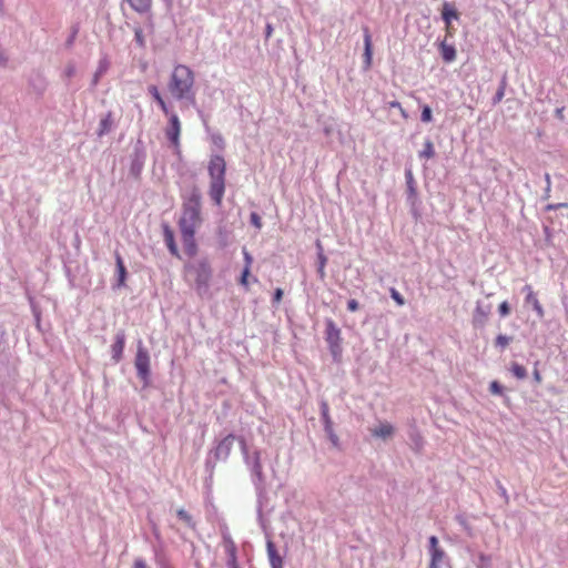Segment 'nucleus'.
Listing matches in <instances>:
<instances>
[{
  "mask_svg": "<svg viewBox=\"0 0 568 568\" xmlns=\"http://www.w3.org/2000/svg\"><path fill=\"white\" fill-rule=\"evenodd\" d=\"M389 106L390 108H396L397 110L400 111V114L403 115V118L407 119L408 118V114L406 113V111L403 109L400 102L398 101H392L389 102Z\"/></svg>",
  "mask_w": 568,
  "mask_h": 568,
  "instance_id": "51",
  "label": "nucleus"
},
{
  "mask_svg": "<svg viewBox=\"0 0 568 568\" xmlns=\"http://www.w3.org/2000/svg\"><path fill=\"white\" fill-rule=\"evenodd\" d=\"M133 568H149V566L142 558H136L134 560Z\"/></svg>",
  "mask_w": 568,
  "mask_h": 568,
  "instance_id": "57",
  "label": "nucleus"
},
{
  "mask_svg": "<svg viewBox=\"0 0 568 568\" xmlns=\"http://www.w3.org/2000/svg\"><path fill=\"white\" fill-rule=\"evenodd\" d=\"M207 173L211 181L225 180L226 162L221 154L210 155Z\"/></svg>",
  "mask_w": 568,
  "mask_h": 568,
  "instance_id": "12",
  "label": "nucleus"
},
{
  "mask_svg": "<svg viewBox=\"0 0 568 568\" xmlns=\"http://www.w3.org/2000/svg\"><path fill=\"white\" fill-rule=\"evenodd\" d=\"M477 568H490L491 567V557L489 555L479 554L478 562L476 564Z\"/></svg>",
  "mask_w": 568,
  "mask_h": 568,
  "instance_id": "42",
  "label": "nucleus"
},
{
  "mask_svg": "<svg viewBox=\"0 0 568 568\" xmlns=\"http://www.w3.org/2000/svg\"><path fill=\"white\" fill-rule=\"evenodd\" d=\"M182 215L179 219V226L197 227L202 223V192L196 184L181 192Z\"/></svg>",
  "mask_w": 568,
  "mask_h": 568,
  "instance_id": "2",
  "label": "nucleus"
},
{
  "mask_svg": "<svg viewBox=\"0 0 568 568\" xmlns=\"http://www.w3.org/2000/svg\"><path fill=\"white\" fill-rule=\"evenodd\" d=\"M162 229H163L164 242H165V245H166L169 252L173 256L181 258L180 251H179L176 242H175L174 231L171 229V226L168 223H162Z\"/></svg>",
  "mask_w": 568,
  "mask_h": 568,
  "instance_id": "17",
  "label": "nucleus"
},
{
  "mask_svg": "<svg viewBox=\"0 0 568 568\" xmlns=\"http://www.w3.org/2000/svg\"><path fill=\"white\" fill-rule=\"evenodd\" d=\"M244 463L250 470L251 479H252L253 486L256 491L257 519H258L261 527L265 530L266 524H265V519L263 516V508L268 500V496H267L266 476L263 471V466H262L261 450L257 448H254L252 452V456L246 457V460H244Z\"/></svg>",
  "mask_w": 568,
  "mask_h": 568,
  "instance_id": "1",
  "label": "nucleus"
},
{
  "mask_svg": "<svg viewBox=\"0 0 568 568\" xmlns=\"http://www.w3.org/2000/svg\"><path fill=\"white\" fill-rule=\"evenodd\" d=\"M250 222H251V224H252L253 226H255L256 229H258V230H261V229H262V225H263V224H262V219H261V216H260V214H258V213H256V212H252V213L250 214Z\"/></svg>",
  "mask_w": 568,
  "mask_h": 568,
  "instance_id": "47",
  "label": "nucleus"
},
{
  "mask_svg": "<svg viewBox=\"0 0 568 568\" xmlns=\"http://www.w3.org/2000/svg\"><path fill=\"white\" fill-rule=\"evenodd\" d=\"M134 41L140 48L145 47L143 30L140 27L134 28Z\"/></svg>",
  "mask_w": 568,
  "mask_h": 568,
  "instance_id": "44",
  "label": "nucleus"
},
{
  "mask_svg": "<svg viewBox=\"0 0 568 568\" xmlns=\"http://www.w3.org/2000/svg\"><path fill=\"white\" fill-rule=\"evenodd\" d=\"M316 272H317L318 277L323 281L326 276L325 267L317 266Z\"/></svg>",
  "mask_w": 568,
  "mask_h": 568,
  "instance_id": "62",
  "label": "nucleus"
},
{
  "mask_svg": "<svg viewBox=\"0 0 568 568\" xmlns=\"http://www.w3.org/2000/svg\"><path fill=\"white\" fill-rule=\"evenodd\" d=\"M363 38H364V52H363V63L364 70H368L372 67L373 59V43H372V34L371 30L367 26L362 27Z\"/></svg>",
  "mask_w": 568,
  "mask_h": 568,
  "instance_id": "16",
  "label": "nucleus"
},
{
  "mask_svg": "<svg viewBox=\"0 0 568 568\" xmlns=\"http://www.w3.org/2000/svg\"><path fill=\"white\" fill-rule=\"evenodd\" d=\"M29 83L38 95H42L47 89V81L41 74L31 78Z\"/></svg>",
  "mask_w": 568,
  "mask_h": 568,
  "instance_id": "28",
  "label": "nucleus"
},
{
  "mask_svg": "<svg viewBox=\"0 0 568 568\" xmlns=\"http://www.w3.org/2000/svg\"><path fill=\"white\" fill-rule=\"evenodd\" d=\"M235 440L236 435L231 433L222 439L215 440V445L209 450L204 464V469L207 475L205 477L206 487H210L213 483V475L217 462H226L230 457Z\"/></svg>",
  "mask_w": 568,
  "mask_h": 568,
  "instance_id": "4",
  "label": "nucleus"
},
{
  "mask_svg": "<svg viewBox=\"0 0 568 568\" xmlns=\"http://www.w3.org/2000/svg\"><path fill=\"white\" fill-rule=\"evenodd\" d=\"M115 267L118 273L116 283L113 284V288H120L125 285L128 278V271L124 262L119 253H115Z\"/></svg>",
  "mask_w": 568,
  "mask_h": 568,
  "instance_id": "22",
  "label": "nucleus"
},
{
  "mask_svg": "<svg viewBox=\"0 0 568 568\" xmlns=\"http://www.w3.org/2000/svg\"><path fill=\"white\" fill-rule=\"evenodd\" d=\"M405 181H406V202L410 206L412 214L417 217L419 215L418 209L420 205V199L418 196L417 183L414 179L412 166L405 168Z\"/></svg>",
  "mask_w": 568,
  "mask_h": 568,
  "instance_id": "8",
  "label": "nucleus"
},
{
  "mask_svg": "<svg viewBox=\"0 0 568 568\" xmlns=\"http://www.w3.org/2000/svg\"><path fill=\"white\" fill-rule=\"evenodd\" d=\"M394 434V427L388 423H382L372 430V435L378 438L387 439Z\"/></svg>",
  "mask_w": 568,
  "mask_h": 568,
  "instance_id": "26",
  "label": "nucleus"
},
{
  "mask_svg": "<svg viewBox=\"0 0 568 568\" xmlns=\"http://www.w3.org/2000/svg\"><path fill=\"white\" fill-rule=\"evenodd\" d=\"M266 550L271 568H283V558L280 555L276 545L271 539L266 541Z\"/></svg>",
  "mask_w": 568,
  "mask_h": 568,
  "instance_id": "21",
  "label": "nucleus"
},
{
  "mask_svg": "<svg viewBox=\"0 0 568 568\" xmlns=\"http://www.w3.org/2000/svg\"><path fill=\"white\" fill-rule=\"evenodd\" d=\"M532 377H534V381L536 383H540L541 382V374H540V372L538 371L537 367H535V369L532 372Z\"/></svg>",
  "mask_w": 568,
  "mask_h": 568,
  "instance_id": "61",
  "label": "nucleus"
},
{
  "mask_svg": "<svg viewBox=\"0 0 568 568\" xmlns=\"http://www.w3.org/2000/svg\"><path fill=\"white\" fill-rule=\"evenodd\" d=\"M211 141L220 151H223L225 149V140L221 133H212Z\"/></svg>",
  "mask_w": 568,
  "mask_h": 568,
  "instance_id": "41",
  "label": "nucleus"
},
{
  "mask_svg": "<svg viewBox=\"0 0 568 568\" xmlns=\"http://www.w3.org/2000/svg\"><path fill=\"white\" fill-rule=\"evenodd\" d=\"M236 440L239 442L240 444V448H241V453L243 455V459L246 460V457H251L252 456V452L250 449V447L247 446L246 444V440L243 436H236Z\"/></svg>",
  "mask_w": 568,
  "mask_h": 568,
  "instance_id": "40",
  "label": "nucleus"
},
{
  "mask_svg": "<svg viewBox=\"0 0 568 568\" xmlns=\"http://www.w3.org/2000/svg\"><path fill=\"white\" fill-rule=\"evenodd\" d=\"M412 439H413V442H414V444H415V448H416L417 450H419V449L422 448V446H423V439H422V437H420L419 435H416V436L412 437Z\"/></svg>",
  "mask_w": 568,
  "mask_h": 568,
  "instance_id": "58",
  "label": "nucleus"
},
{
  "mask_svg": "<svg viewBox=\"0 0 568 568\" xmlns=\"http://www.w3.org/2000/svg\"><path fill=\"white\" fill-rule=\"evenodd\" d=\"M316 248H317V253H324V248H323V245L321 243L320 240L316 241Z\"/></svg>",
  "mask_w": 568,
  "mask_h": 568,
  "instance_id": "64",
  "label": "nucleus"
},
{
  "mask_svg": "<svg viewBox=\"0 0 568 568\" xmlns=\"http://www.w3.org/2000/svg\"><path fill=\"white\" fill-rule=\"evenodd\" d=\"M114 126V120H113V115H112V112L109 111L101 120H100V123H99V129L97 131V135L99 138L108 134L111 132L112 128Z\"/></svg>",
  "mask_w": 568,
  "mask_h": 568,
  "instance_id": "24",
  "label": "nucleus"
},
{
  "mask_svg": "<svg viewBox=\"0 0 568 568\" xmlns=\"http://www.w3.org/2000/svg\"><path fill=\"white\" fill-rule=\"evenodd\" d=\"M489 392L493 395H498V396L504 397L505 403L509 402V397L505 395L504 386L498 381L490 382Z\"/></svg>",
  "mask_w": 568,
  "mask_h": 568,
  "instance_id": "37",
  "label": "nucleus"
},
{
  "mask_svg": "<svg viewBox=\"0 0 568 568\" xmlns=\"http://www.w3.org/2000/svg\"><path fill=\"white\" fill-rule=\"evenodd\" d=\"M248 275H250V268L247 267H244L242 270V273H241V276H240V284L243 285V286H247L248 285Z\"/></svg>",
  "mask_w": 568,
  "mask_h": 568,
  "instance_id": "49",
  "label": "nucleus"
},
{
  "mask_svg": "<svg viewBox=\"0 0 568 568\" xmlns=\"http://www.w3.org/2000/svg\"><path fill=\"white\" fill-rule=\"evenodd\" d=\"M439 52L442 59L446 63H450L456 60L457 51L453 44H447L446 41L439 43Z\"/></svg>",
  "mask_w": 568,
  "mask_h": 568,
  "instance_id": "25",
  "label": "nucleus"
},
{
  "mask_svg": "<svg viewBox=\"0 0 568 568\" xmlns=\"http://www.w3.org/2000/svg\"><path fill=\"white\" fill-rule=\"evenodd\" d=\"M225 192V180L210 181L209 195L215 205H221Z\"/></svg>",
  "mask_w": 568,
  "mask_h": 568,
  "instance_id": "18",
  "label": "nucleus"
},
{
  "mask_svg": "<svg viewBox=\"0 0 568 568\" xmlns=\"http://www.w3.org/2000/svg\"><path fill=\"white\" fill-rule=\"evenodd\" d=\"M284 292L282 288L277 287L273 292L272 303L278 304L283 298Z\"/></svg>",
  "mask_w": 568,
  "mask_h": 568,
  "instance_id": "48",
  "label": "nucleus"
},
{
  "mask_svg": "<svg viewBox=\"0 0 568 568\" xmlns=\"http://www.w3.org/2000/svg\"><path fill=\"white\" fill-rule=\"evenodd\" d=\"M493 305L478 301L471 316V325L475 329L484 328L488 323Z\"/></svg>",
  "mask_w": 568,
  "mask_h": 568,
  "instance_id": "11",
  "label": "nucleus"
},
{
  "mask_svg": "<svg viewBox=\"0 0 568 568\" xmlns=\"http://www.w3.org/2000/svg\"><path fill=\"white\" fill-rule=\"evenodd\" d=\"M507 84H508L507 72H504V74L501 75V79L499 81L498 89L491 100L494 105H496L503 101V99L505 97V91H506Z\"/></svg>",
  "mask_w": 568,
  "mask_h": 568,
  "instance_id": "27",
  "label": "nucleus"
},
{
  "mask_svg": "<svg viewBox=\"0 0 568 568\" xmlns=\"http://www.w3.org/2000/svg\"><path fill=\"white\" fill-rule=\"evenodd\" d=\"M359 308V303L356 300H349L347 302V310L349 312H356Z\"/></svg>",
  "mask_w": 568,
  "mask_h": 568,
  "instance_id": "52",
  "label": "nucleus"
},
{
  "mask_svg": "<svg viewBox=\"0 0 568 568\" xmlns=\"http://www.w3.org/2000/svg\"><path fill=\"white\" fill-rule=\"evenodd\" d=\"M131 164L129 173L135 180L141 178L142 170L146 160V151L141 140H138L134 144L133 152L130 155Z\"/></svg>",
  "mask_w": 568,
  "mask_h": 568,
  "instance_id": "10",
  "label": "nucleus"
},
{
  "mask_svg": "<svg viewBox=\"0 0 568 568\" xmlns=\"http://www.w3.org/2000/svg\"><path fill=\"white\" fill-rule=\"evenodd\" d=\"M327 264V256L324 253H317V266L325 267Z\"/></svg>",
  "mask_w": 568,
  "mask_h": 568,
  "instance_id": "55",
  "label": "nucleus"
},
{
  "mask_svg": "<svg viewBox=\"0 0 568 568\" xmlns=\"http://www.w3.org/2000/svg\"><path fill=\"white\" fill-rule=\"evenodd\" d=\"M428 552L430 555L429 568H443L444 566L450 568L449 558L439 546V540L436 536L428 538Z\"/></svg>",
  "mask_w": 568,
  "mask_h": 568,
  "instance_id": "9",
  "label": "nucleus"
},
{
  "mask_svg": "<svg viewBox=\"0 0 568 568\" xmlns=\"http://www.w3.org/2000/svg\"><path fill=\"white\" fill-rule=\"evenodd\" d=\"M178 517L183 520L189 527L195 528V521L192 516L183 508L176 511Z\"/></svg>",
  "mask_w": 568,
  "mask_h": 568,
  "instance_id": "39",
  "label": "nucleus"
},
{
  "mask_svg": "<svg viewBox=\"0 0 568 568\" xmlns=\"http://www.w3.org/2000/svg\"><path fill=\"white\" fill-rule=\"evenodd\" d=\"M509 371L517 379H525L528 376L527 369L517 362L511 363Z\"/></svg>",
  "mask_w": 568,
  "mask_h": 568,
  "instance_id": "35",
  "label": "nucleus"
},
{
  "mask_svg": "<svg viewBox=\"0 0 568 568\" xmlns=\"http://www.w3.org/2000/svg\"><path fill=\"white\" fill-rule=\"evenodd\" d=\"M390 297L396 302L397 305L402 306L405 304L403 295L394 287L389 290Z\"/></svg>",
  "mask_w": 568,
  "mask_h": 568,
  "instance_id": "45",
  "label": "nucleus"
},
{
  "mask_svg": "<svg viewBox=\"0 0 568 568\" xmlns=\"http://www.w3.org/2000/svg\"><path fill=\"white\" fill-rule=\"evenodd\" d=\"M320 410H321V422L323 424V427L334 425L333 420L329 415V406L326 400H321L320 403Z\"/></svg>",
  "mask_w": 568,
  "mask_h": 568,
  "instance_id": "31",
  "label": "nucleus"
},
{
  "mask_svg": "<svg viewBox=\"0 0 568 568\" xmlns=\"http://www.w3.org/2000/svg\"><path fill=\"white\" fill-rule=\"evenodd\" d=\"M325 341L328 345V351L335 363L342 361L343 347H342V333L337 327L336 323L332 318L325 320Z\"/></svg>",
  "mask_w": 568,
  "mask_h": 568,
  "instance_id": "7",
  "label": "nucleus"
},
{
  "mask_svg": "<svg viewBox=\"0 0 568 568\" xmlns=\"http://www.w3.org/2000/svg\"><path fill=\"white\" fill-rule=\"evenodd\" d=\"M125 338H126V335H125L124 329H119L115 333L114 342L111 345V358L114 362V364L120 363L123 358V351L125 347Z\"/></svg>",
  "mask_w": 568,
  "mask_h": 568,
  "instance_id": "15",
  "label": "nucleus"
},
{
  "mask_svg": "<svg viewBox=\"0 0 568 568\" xmlns=\"http://www.w3.org/2000/svg\"><path fill=\"white\" fill-rule=\"evenodd\" d=\"M272 33H273L272 24L271 23H266L265 31H264L265 40H268L271 38Z\"/></svg>",
  "mask_w": 568,
  "mask_h": 568,
  "instance_id": "60",
  "label": "nucleus"
},
{
  "mask_svg": "<svg viewBox=\"0 0 568 568\" xmlns=\"http://www.w3.org/2000/svg\"><path fill=\"white\" fill-rule=\"evenodd\" d=\"M79 31H80V26H79V23H74V24H72V26H71V32H70V36L68 37V39H67V40H65V42H64V47H65L67 49H71V48L73 47L74 41H75V39H77V36H78Z\"/></svg>",
  "mask_w": 568,
  "mask_h": 568,
  "instance_id": "38",
  "label": "nucleus"
},
{
  "mask_svg": "<svg viewBox=\"0 0 568 568\" xmlns=\"http://www.w3.org/2000/svg\"><path fill=\"white\" fill-rule=\"evenodd\" d=\"M217 242L221 247H226L230 245L232 241V231L227 227L226 224L220 223L217 226Z\"/></svg>",
  "mask_w": 568,
  "mask_h": 568,
  "instance_id": "23",
  "label": "nucleus"
},
{
  "mask_svg": "<svg viewBox=\"0 0 568 568\" xmlns=\"http://www.w3.org/2000/svg\"><path fill=\"white\" fill-rule=\"evenodd\" d=\"M460 13L456 9L455 4L452 2L445 1L442 7V19L446 24V29L449 32L452 20H458Z\"/></svg>",
  "mask_w": 568,
  "mask_h": 568,
  "instance_id": "19",
  "label": "nucleus"
},
{
  "mask_svg": "<svg viewBox=\"0 0 568 568\" xmlns=\"http://www.w3.org/2000/svg\"><path fill=\"white\" fill-rule=\"evenodd\" d=\"M511 307L507 301H504L498 306V313L501 317H506L510 314Z\"/></svg>",
  "mask_w": 568,
  "mask_h": 568,
  "instance_id": "46",
  "label": "nucleus"
},
{
  "mask_svg": "<svg viewBox=\"0 0 568 568\" xmlns=\"http://www.w3.org/2000/svg\"><path fill=\"white\" fill-rule=\"evenodd\" d=\"M560 207H568V203L548 204L546 211H556Z\"/></svg>",
  "mask_w": 568,
  "mask_h": 568,
  "instance_id": "56",
  "label": "nucleus"
},
{
  "mask_svg": "<svg viewBox=\"0 0 568 568\" xmlns=\"http://www.w3.org/2000/svg\"><path fill=\"white\" fill-rule=\"evenodd\" d=\"M180 133H181V123L179 116L173 113L169 119V124L165 130L166 139L175 148L176 154H181L180 151Z\"/></svg>",
  "mask_w": 568,
  "mask_h": 568,
  "instance_id": "14",
  "label": "nucleus"
},
{
  "mask_svg": "<svg viewBox=\"0 0 568 568\" xmlns=\"http://www.w3.org/2000/svg\"><path fill=\"white\" fill-rule=\"evenodd\" d=\"M223 541L225 546V551L227 554L226 566L232 567L237 564V548L232 538L229 535L223 536Z\"/></svg>",
  "mask_w": 568,
  "mask_h": 568,
  "instance_id": "20",
  "label": "nucleus"
},
{
  "mask_svg": "<svg viewBox=\"0 0 568 568\" xmlns=\"http://www.w3.org/2000/svg\"><path fill=\"white\" fill-rule=\"evenodd\" d=\"M525 303L532 306L534 311L537 313L538 318L541 320L545 316V311L535 293L527 294L525 297Z\"/></svg>",
  "mask_w": 568,
  "mask_h": 568,
  "instance_id": "29",
  "label": "nucleus"
},
{
  "mask_svg": "<svg viewBox=\"0 0 568 568\" xmlns=\"http://www.w3.org/2000/svg\"><path fill=\"white\" fill-rule=\"evenodd\" d=\"M179 229L182 237L184 252L189 257H193L197 252V245L194 237L196 227H192V225H190L179 226Z\"/></svg>",
  "mask_w": 568,
  "mask_h": 568,
  "instance_id": "13",
  "label": "nucleus"
},
{
  "mask_svg": "<svg viewBox=\"0 0 568 568\" xmlns=\"http://www.w3.org/2000/svg\"><path fill=\"white\" fill-rule=\"evenodd\" d=\"M8 61H9L8 55L6 54L2 45L0 44V65L7 67Z\"/></svg>",
  "mask_w": 568,
  "mask_h": 568,
  "instance_id": "54",
  "label": "nucleus"
},
{
  "mask_svg": "<svg viewBox=\"0 0 568 568\" xmlns=\"http://www.w3.org/2000/svg\"><path fill=\"white\" fill-rule=\"evenodd\" d=\"M74 74H75V64L73 62H69L64 70V75L67 78H72Z\"/></svg>",
  "mask_w": 568,
  "mask_h": 568,
  "instance_id": "50",
  "label": "nucleus"
},
{
  "mask_svg": "<svg viewBox=\"0 0 568 568\" xmlns=\"http://www.w3.org/2000/svg\"><path fill=\"white\" fill-rule=\"evenodd\" d=\"M168 10H171L175 0H162Z\"/></svg>",
  "mask_w": 568,
  "mask_h": 568,
  "instance_id": "63",
  "label": "nucleus"
},
{
  "mask_svg": "<svg viewBox=\"0 0 568 568\" xmlns=\"http://www.w3.org/2000/svg\"><path fill=\"white\" fill-rule=\"evenodd\" d=\"M108 69H109V62L106 61V59L100 60L99 67H98L97 71L94 72L92 81H91L92 87H95L99 83L100 78L108 71Z\"/></svg>",
  "mask_w": 568,
  "mask_h": 568,
  "instance_id": "32",
  "label": "nucleus"
},
{
  "mask_svg": "<svg viewBox=\"0 0 568 568\" xmlns=\"http://www.w3.org/2000/svg\"><path fill=\"white\" fill-rule=\"evenodd\" d=\"M148 92L149 94L156 101V103L160 105V108L162 109V111L165 113V114H169V108L164 101V99L162 98L159 89L156 85L154 84H151L149 85L148 88Z\"/></svg>",
  "mask_w": 568,
  "mask_h": 568,
  "instance_id": "30",
  "label": "nucleus"
},
{
  "mask_svg": "<svg viewBox=\"0 0 568 568\" xmlns=\"http://www.w3.org/2000/svg\"><path fill=\"white\" fill-rule=\"evenodd\" d=\"M434 144L430 139H426L424 142V149L419 151V158L424 159H433L435 156Z\"/></svg>",
  "mask_w": 568,
  "mask_h": 568,
  "instance_id": "34",
  "label": "nucleus"
},
{
  "mask_svg": "<svg viewBox=\"0 0 568 568\" xmlns=\"http://www.w3.org/2000/svg\"><path fill=\"white\" fill-rule=\"evenodd\" d=\"M564 111H565V106H560V108H557L555 110V116L560 120V121H564L565 120V115H564Z\"/></svg>",
  "mask_w": 568,
  "mask_h": 568,
  "instance_id": "59",
  "label": "nucleus"
},
{
  "mask_svg": "<svg viewBox=\"0 0 568 568\" xmlns=\"http://www.w3.org/2000/svg\"><path fill=\"white\" fill-rule=\"evenodd\" d=\"M194 84L193 71L183 64H179L172 72L169 90L176 100H190L195 102L192 87Z\"/></svg>",
  "mask_w": 568,
  "mask_h": 568,
  "instance_id": "3",
  "label": "nucleus"
},
{
  "mask_svg": "<svg viewBox=\"0 0 568 568\" xmlns=\"http://www.w3.org/2000/svg\"><path fill=\"white\" fill-rule=\"evenodd\" d=\"M134 367L136 369V376L142 382L143 387H149L151 385V359L149 351L143 345L142 339H139L136 344Z\"/></svg>",
  "mask_w": 568,
  "mask_h": 568,
  "instance_id": "5",
  "label": "nucleus"
},
{
  "mask_svg": "<svg viewBox=\"0 0 568 568\" xmlns=\"http://www.w3.org/2000/svg\"><path fill=\"white\" fill-rule=\"evenodd\" d=\"M324 432H325V435H326L327 439L331 442L332 446L337 448V449H341V442H339V438H338V436L336 435V433L334 430L333 425L325 426L324 427Z\"/></svg>",
  "mask_w": 568,
  "mask_h": 568,
  "instance_id": "33",
  "label": "nucleus"
},
{
  "mask_svg": "<svg viewBox=\"0 0 568 568\" xmlns=\"http://www.w3.org/2000/svg\"><path fill=\"white\" fill-rule=\"evenodd\" d=\"M195 276V290L200 296L207 294L212 278V267L206 258H202L189 267Z\"/></svg>",
  "mask_w": 568,
  "mask_h": 568,
  "instance_id": "6",
  "label": "nucleus"
},
{
  "mask_svg": "<svg viewBox=\"0 0 568 568\" xmlns=\"http://www.w3.org/2000/svg\"><path fill=\"white\" fill-rule=\"evenodd\" d=\"M243 255H244V261H245L244 267L250 268L253 263V257L245 248H243Z\"/></svg>",
  "mask_w": 568,
  "mask_h": 568,
  "instance_id": "53",
  "label": "nucleus"
},
{
  "mask_svg": "<svg viewBox=\"0 0 568 568\" xmlns=\"http://www.w3.org/2000/svg\"><path fill=\"white\" fill-rule=\"evenodd\" d=\"M513 336L499 334L494 341V346L500 351H504L513 342Z\"/></svg>",
  "mask_w": 568,
  "mask_h": 568,
  "instance_id": "36",
  "label": "nucleus"
},
{
  "mask_svg": "<svg viewBox=\"0 0 568 568\" xmlns=\"http://www.w3.org/2000/svg\"><path fill=\"white\" fill-rule=\"evenodd\" d=\"M420 120H422V122H425V123H429L433 121V111L429 105L425 104L422 108Z\"/></svg>",
  "mask_w": 568,
  "mask_h": 568,
  "instance_id": "43",
  "label": "nucleus"
}]
</instances>
